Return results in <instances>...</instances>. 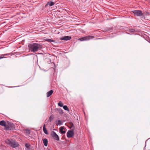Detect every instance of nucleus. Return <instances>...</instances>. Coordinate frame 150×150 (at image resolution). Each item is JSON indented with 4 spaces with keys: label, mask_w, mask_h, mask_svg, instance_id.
<instances>
[{
    "label": "nucleus",
    "mask_w": 150,
    "mask_h": 150,
    "mask_svg": "<svg viewBox=\"0 0 150 150\" xmlns=\"http://www.w3.org/2000/svg\"><path fill=\"white\" fill-rule=\"evenodd\" d=\"M40 46L38 44H31L28 45L29 49L34 52L37 51L40 48Z\"/></svg>",
    "instance_id": "1"
},
{
    "label": "nucleus",
    "mask_w": 150,
    "mask_h": 150,
    "mask_svg": "<svg viewBox=\"0 0 150 150\" xmlns=\"http://www.w3.org/2000/svg\"><path fill=\"white\" fill-rule=\"evenodd\" d=\"M5 142L7 144L13 148L17 147L19 145L17 142L12 139H7L6 140Z\"/></svg>",
    "instance_id": "2"
},
{
    "label": "nucleus",
    "mask_w": 150,
    "mask_h": 150,
    "mask_svg": "<svg viewBox=\"0 0 150 150\" xmlns=\"http://www.w3.org/2000/svg\"><path fill=\"white\" fill-rule=\"evenodd\" d=\"M14 125L13 123L9 122H6V125L5 129L6 130H13Z\"/></svg>",
    "instance_id": "3"
},
{
    "label": "nucleus",
    "mask_w": 150,
    "mask_h": 150,
    "mask_svg": "<svg viewBox=\"0 0 150 150\" xmlns=\"http://www.w3.org/2000/svg\"><path fill=\"white\" fill-rule=\"evenodd\" d=\"M94 38V36H88L80 38L78 40L81 41H83L89 40L93 38Z\"/></svg>",
    "instance_id": "4"
},
{
    "label": "nucleus",
    "mask_w": 150,
    "mask_h": 150,
    "mask_svg": "<svg viewBox=\"0 0 150 150\" xmlns=\"http://www.w3.org/2000/svg\"><path fill=\"white\" fill-rule=\"evenodd\" d=\"M132 13L135 16H141L143 15L142 11L140 10H134L132 11Z\"/></svg>",
    "instance_id": "5"
},
{
    "label": "nucleus",
    "mask_w": 150,
    "mask_h": 150,
    "mask_svg": "<svg viewBox=\"0 0 150 150\" xmlns=\"http://www.w3.org/2000/svg\"><path fill=\"white\" fill-rule=\"evenodd\" d=\"M74 130L71 129L70 130H69L67 133V136L68 138L72 137L74 135Z\"/></svg>",
    "instance_id": "6"
},
{
    "label": "nucleus",
    "mask_w": 150,
    "mask_h": 150,
    "mask_svg": "<svg viewBox=\"0 0 150 150\" xmlns=\"http://www.w3.org/2000/svg\"><path fill=\"white\" fill-rule=\"evenodd\" d=\"M51 135L54 139L57 141L59 140V136L54 131L51 132Z\"/></svg>",
    "instance_id": "7"
},
{
    "label": "nucleus",
    "mask_w": 150,
    "mask_h": 150,
    "mask_svg": "<svg viewBox=\"0 0 150 150\" xmlns=\"http://www.w3.org/2000/svg\"><path fill=\"white\" fill-rule=\"evenodd\" d=\"M71 38V37L70 36H67L63 37L61 38L60 39L62 40H70Z\"/></svg>",
    "instance_id": "8"
},
{
    "label": "nucleus",
    "mask_w": 150,
    "mask_h": 150,
    "mask_svg": "<svg viewBox=\"0 0 150 150\" xmlns=\"http://www.w3.org/2000/svg\"><path fill=\"white\" fill-rule=\"evenodd\" d=\"M0 125L4 126L5 128L6 125V122L4 120L1 121L0 122Z\"/></svg>",
    "instance_id": "9"
},
{
    "label": "nucleus",
    "mask_w": 150,
    "mask_h": 150,
    "mask_svg": "<svg viewBox=\"0 0 150 150\" xmlns=\"http://www.w3.org/2000/svg\"><path fill=\"white\" fill-rule=\"evenodd\" d=\"M55 4L54 2L52 1H50L47 3L46 5V6L49 5L50 6H52L54 5Z\"/></svg>",
    "instance_id": "10"
},
{
    "label": "nucleus",
    "mask_w": 150,
    "mask_h": 150,
    "mask_svg": "<svg viewBox=\"0 0 150 150\" xmlns=\"http://www.w3.org/2000/svg\"><path fill=\"white\" fill-rule=\"evenodd\" d=\"M43 143L44 144V145L45 146H47L48 144V141L47 139L45 138L43 139Z\"/></svg>",
    "instance_id": "11"
},
{
    "label": "nucleus",
    "mask_w": 150,
    "mask_h": 150,
    "mask_svg": "<svg viewBox=\"0 0 150 150\" xmlns=\"http://www.w3.org/2000/svg\"><path fill=\"white\" fill-rule=\"evenodd\" d=\"M53 92V91L52 90H51L50 91L47 92V97H48L50 96L52 94Z\"/></svg>",
    "instance_id": "12"
},
{
    "label": "nucleus",
    "mask_w": 150,
    "mask_h": 150,
    "mask_svg": "<svg viewBox=\"0 0 150 150\" xmlns=\"http://www.w3.org/2000/svg\"><path fill=\"white\" fill-rule=\"evenodd\" d=\"M45 124L43 126V131L44 133L45 134H48V133L45 127Z\"/></svg>",
    "instance_id": "13"
},
{
    "label": "nucleus",
    "mask_w": 150,
    "mask_h": 150,
    "mask_svg": "<svg viewBox=\"0 0 150 150\" xmlns=\"http://www.w3.org/2000/svg\"><path fill=\"white\" fill-rule=\"evenodd\" d=\"M69 127L70 128H72V129H74V126L73 123L72 122L70 123L69 124Z\"/></svg>",
    "instance_id": "14"
},
{
    "label": "nucleus",
    "mask_w": 150,
    "mask_h": 150,
    "mask_svg": "<svg viewBox=\"0 0 150 150\" xmlns=\"http://www.w3.org/2000/svg\"><path fill=\"white\" fill-rule=\"evenodd\" d=\"M64 127H61L60 129V131L62 134L64 133L65 132V131H63Z\"/></svg>",
    "instance_id": "15"
},
{
    "label": "nucleus",
    "mask_w": 150,
    "mask_h": 150,
    "mask_svg": "<svg viewBox=\"0 0 150 150\" xmlns=\"http://www.w3.org/2000/svg\"><path fill=\"white\" fill-rule=\"evenodd\" d=\"M54 118V116L53 115H51L49 119V120H48L50 122H51V121H52L53 120V119Z\"/></svg>",
    "instance_id": "16"
},
{
    "label": "nucleus",
    "mask_w": 150,
    "mask_h": 150,
    "mask_svg": "<svg viewBox=\"0 0 150 150\" xmlns=\"http://www.w3.org/2000/svg\"><path fill=\"white\" fill-rule=\"evenodd\" d=\"M62 125V122L59 120H58L57 122V125Z\"/></svg>",
    "instance_id": "17"
},
{
    "label": "nucleus",
    "mask_w": 150,
    "mask_h": 150,
    "mask_svg": "<svg viewBox=\"0 0 150 150\" xmlns=\"http://www.w3.org/2000/svg\"><path fill=\"white\" fill-rule=\"evenodd\" d=\"M30 146V144L28 143H27L25 144V146L27 148V149H28L29 148Z\"/></svg>",
    "instance_id": "18"
},
{
    "label": "nucleus",
    "mask_w": 150,
    "mask_h": 150,
    "mask_svg": "<svg viewBox=\"0 0 150 150\" xmlns=\"http://www.w3.org/2000/svg\"><path fill=\"white\" fill-rule=\"evenodd\" d=\"M8 55V54H5L1 55V56L0 57V59L5 58V57H4V56H7Z\"/></svg>",
    "instance_id": "19"
},
{
    "label": "nucleus",
    "mask_w": 150,
    "mask_h": 150,
    "mask_svg": "<svg viewBox=\"0 0 150 150\" xmlns=\"http://www.w3.org/2000/svg\"><path fill=\"white\" fill-rule=\"evenodd\" d=\"M58 106L62 107L63 106V104L61 101H59L58 103Z\"/></svg>",
    "instance_id": "20"
},
{
    "label": "nucleus",
    "mask_w": 150,
    "mask_h": 150,
    "mask_svg": "<svg viewBox=\"0 0 150 150\" xmlns=\"http://www.w3.org/2000/svg\"><path fill=\"white\" fill-rule=\"evenodd\" d=\"M63 108L64 110H67L69 111V109L67 105H64L63 106Z\"/></svg>",
    "instance_id": "21"
},
{
    "label": "nucleus",
    "mask_w": 150,
    "mask_h": 150,
    "mask_svg": "<svg viewBox=\"0 0 150 150\" xmlns=\"http://www.w3.org/2000/svg\"><path fill=\"white\" fill-rule=\"evenodd\" d=\"M46 41L48 42H54L53 40H52L50 39H46Z\"/></svg>",
    "instance_id": "22"
},
{
    "label": "nucleus",
    "mask_w": 150,
    "mask_h": 150,
    "mask_svg": "<svg viewBox=\"0 0 150 150\" xmlns=\"http://www.w3.org/2000/svg\"><path fill=\"white\" fill-rule=\"evenodd\" d=\"M58 110L60 113H63L62 110L61 109H59Z\"/></svg>",
    "instance_id": "23"
}]
</instances>
